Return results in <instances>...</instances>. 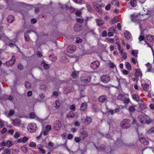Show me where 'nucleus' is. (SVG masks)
Listing matches in <instances>:
<instances>
[{"label":"nucleus","instance_id":"obj_1","mask_svg":"<svg viewBox=\"0 0 154 154\" xmlns=\"http://www.w3.org/2000/svg\"><path fill=\"white\" fill-rule=\"evenodd\" d=\"M38 128L36 124L34 123H31L29 124L27 129L30 132H35Z\"/></svg>","mask_w":154,"mask_h":154},{"label":"nucleus","instance_id":"obj_2","mask_svg":"<svg viewBox=\"0 0 154 154\" xmlns=\"http://www.w3.org/2000/svg\"><path fill=\"white\" fill-rule=\"evenodd\" d=\"M131 126L130 120L128 119H124L122 122L121 127L123 128H128Z\"/></svg>","mask_w":154,"mask_h":154},{"label":"nucleus","instance_id":"obj_3","mask_svg":"<svg viewBox=\"0 0 154 154\" xmlns=\"http://www.w3.org/2000/svg\"><path fill=\"white\" fill-rule=\"evenodd\" d=\"M101 82L104 83H107L110 80V78L108 75H103L100 77Z\"/></svg>","mask_w":154,"mask_h":154},{"label":"nucleus","instance_id":"obj_4","mask_svg":"<svg viewBox=\"0 0 154 154\" xmlns=\"http://www.w3.org/2000/svg\"><path fill=\"white\" fill-rule=\"evenodd\" d=\"M143 15H139L137 16L135 15L134 14L131 15V18L132 21L134 22H137L139 20V18H141V20H144L146 19V18H143L142 17H143Z\"/></svg>","mask_w":154,"mask_h":154},{"label":"nucleus","instance_id":"obj_5","mask_svg":"<svg viewBox=\"0 0 154 154\" xmlns=\"http://www.w3.org/2000/svg\"><path fill=\"white\" fill-rule=\"evenodd\" d=\"M139 121L142 123H144L147 122V119L146 116L144 115H140L138 117Z\"/></svg>","mask_w":154,"mask_h":154},{"label":"nucleus","instance_id":"obj_6","mask_svg":"<svg viewBox=\"0 0 154 154\" xmlns=\"http://www.w3.org/2000/svg\"><path fill=\"white\" fill-rule=\"evenodd\" d=\"M61 127V124L60 122L58 120L56 121L54 124V129L56 130H60Z\"/></svg>","mask_w":154,"mask_h":154},{"label":"nucleus","instance_id":"obj_7","mask_svg":"<svg viewBox=\"0 0 154 154\" xmlns=\"http://www.w3.org/2000/svg\"><path fill=\"white\" fill-rule=\"evenodd\" d=\"M16 58L14 56H12V59L6 62V65L8 66H10L13 65L15 63Z\"/></svg>","mask_w":154,"mask_h":154},{"label":"nucleus","instance_id":"obj_8","mask_svg":"<svg viewBox=\"0 0 154 154\" xmlns=\"http://www.w3.org/2000/svg\"><path fill=\"white\" fill-rule=\"evenodd\" d=\"M75 46L72 45L68 46L67 48V51L70 53L74 52L75 50Z\"/></svg>","mask_w":154,"mask_h":154},{"label":"nucleus","instance_id":"obj_9","mask_svg":"<svg viewBox=\"0 0 154 154\" xmlns=\"http://www.w3.org/2000/svg\"><path fill=\"white\" fill-rule=\"evenodd\" d=\"M80 137L84 139L86 138L88 136L87 132L85 130H83L80 132Z\"/></svg>","mask_w":154,"mask_h":154},{"label":"nucleus","instance_id":"obj_10","mask_svg":"<svg viewBox=\"0 0 154 154\" xmlns=\"http://www.w3.org/2000/svg\"><path fill=\"white\" fill-rule=\"evenodd\" d=\"M99 65V62L97 61L93 62L91 65V67L93 69H96Z\"/></svg>","mask_w":154,"mask_h":154},{"label":"nucleus","instance_id":"obj_11","mask_svg":"<svg viewBox=\"0 0 154 154\" xmlns=\"http://www.w3.org/2000/svg\"><path fill=\"white\" fill-rule=\"evenodd\" d=\"M81 80L83 83H87L90 81L91 78L89 76H87L85 78L82 77Z\"/></svg>","mask_w":154,"mask_h":154},{"label":"nucleus","instance_id":"obj_12","mask_svg":"<svg viewBox=\"0 0 154 154\" xmlns=\"http://www.w3.org/2000/svg\"><path fill=\"white\" fill-rule=\"evenodd\" d=\"M142 34H143V32H142L140 34V35L139 36L138 38L139 42L140 43H141V41H143V40H144L145 41V43H146L147 44L149 45V47H151V46H150V45H149V44L147 42V41L145 40L144 37V36L142 35Z\"/></svg>","mask_w":154,"mask_h":154},{"label":"nucleus","instance_id":"obj_13","mask_svg":"<svg viewBox=\"0 0 154 154\" xmlns=\"http://www.w3.org/2000/svg\"><path fill=\"white\" fill-rule=\"evenodd\" d=\"M95 21L97 23V25L98 26H102L104 23L103 20L101 19H96Z\"/></svg>","mask_w":154,"mask_h":154},{"label":"nucleus","instance_id":"obj_14","mask_svg":"<svg viewBox=\"0 0 154 154\" xmlns=\"http://www.w3.org/2000/svg\"><path fill=\"white\" fill-rule=\"evenodd\" d=\"M15 111L13 109H11L8 113L7 112H5V115L8 117H9L11 116H13L14 114Z\"/></svg>","mask_w":154,"mask_h":154},{"label":"nucleus","instance_id":"obj_15","mask_svg":"<svg viewBox=\"0 0 154 154\" xmlns=\"http://www.w3.org/2000/svg\"><path fill=\"white\" fill-rule=\"evenodd\" d=\"M43 146L40 144L38 145L37 148L40 152V153L42 154H45V150L43 149Z\"/></svg>","mask_w":154,"mask_h":154},{"label":"nucleus","instance_id":"obj_16","mask_svg":"<svg viewBox=\"0 0 154 154\" xmlns=\"http://www.w3.org/2000/svg\"><path fill=\"white\" fill-rule=\"evenodd\" d=\"M98 100L99 102L101 103L106 101L107 100L106 96L105 95L101 96L99 97Z\"/></svg>","mask_w":154,"mask_h":154},{"label":"nucleus","instance_id":"obj_17","mask_svg":"<svg viewBox=\"0 0 154 154\" xmlns=\"http://www.w3.org/2000/svg\"><path fill=\"white\" fill-rule=\"evenodd\" d=\"M146 39L150 42L154 41V36L151 34L146 35Z\"/></svg>","mask_w":154,"mask_h":154},{"label":"nucleus","instance_id":"obj_18","mask_svg":"<svg viewBox=\"0 0 154 154\" xmlns=\"http://www.w3.org/2000/svg\"><path fill=\"white\" fill-rule=\"evenodd\" d=\"M20 123V119H16L12 121V124L16 126H18Z\"/></svg>","mask_w":154,"mask_h":154},{"label":"nucleus","instance_id":"obj_19","mask_svg":"<svg viewBox=\"0 0 154 154\" xmlns=\"http://www.w3.org/2000/svg\"><path fill=\"white\" fill-rule=\"evenodd\" d=\"M82 29V26L78 25H75L74 28V31L76 32L81 31Z\"/></svg>","mask_w":154,"mask_h":154},{"label":"nucleus","instance_id":"obj_20","mask_svg":"<svg viewBox=\"0 0 154 154\" xmlns=\"http://www.w3.org/2000/svg\"><path fill=\"white\" fill-rule=\"evenodd\" d=\"M142 86L144 90L147 91H150L149 90V86L146 83H145L144 84H142Z\"/></svg>","mask_w":154,"mask_h":154},{"label":"nucleus","instance_id":"obj_21","mask_svg":"<svg viewBox=\"0 0 154 154\" xmlns=\"http://www.w3.org/2000/svg\"><path fill=\"white\" fill-rule=\"evenodd\" d=\"M124 35L125 37L128 39H130L131 37L130 33L128 31H126L124 32Z\"/></svg>","mask_w":154,"mask_h":154},{"label":"nucleus","instance_id":"obj_22","mask_svg":"<svg viewBox=\"0 0 154 154\" xmlns=\"http://www.w3.org/2000/svg\"><path fill=\"white\" fill-rule=\"evenodd\" d=\"M14 16L12 15L9 16L7 18V20L8 22L11 23L14 20Z\"/></svg>","mask_w":154,"mask_h":154},{"label":"nucleus","instance_id":"obj_23","mask_svg":"<svg viewBox=\"0 0 154 154\" xmlns=\"http://www.w3.org/2000/svg\"><path fill=\"white\" fill-rule=\"evenodd\" d=\"M87 107V103H83L80 106V109L82 111H84L86 109Z\"/></svg>","mask_w":154,"mask_h":154},{"label":"nucleus","instance_id":"obj_24","mask_svg":"<svg viewBox=\"0 0 154 154\" xmlns=\"http://www.w3.org/2000/svg\"><path fill=\"white\" fill-rule=\"evenodd\" d=\"M92 120L90 117H87L84 121L86 125H88L91 122Z\"/></svg>","mask_w":154,"mask_h":154},{"label":"nucleus","instance_id":"obj_25","mask_svg":"<svg viewBox=\"0 0 154 154\" xmlns=\"http://www.w3.org/2000/svg\"><path fill=\"white\" fill-rule=\"evenodd\" d=\"M139 140L141 143H142L145 145H147L148 143V141L143 137L140 138Z\"/></svg>","mask_w":154,"mask_h":154},{"label":"nucleus","instance_id":"obj_26","mask_svg":"<svg viewBox=\"0 0 154 154\" xmlns=\"http://www.w3.org/2000/svg\"><path fill=\"white\" fill-rule=\"evenodd\" d=\"M125 97L126 96L125 95L119 94L118 96L117 97L119 100L123 101Z\"/></svg>","mask_w":154,"mask_h":154},{"label":"nucleus","instance_id":"obj_27","mask_svg":"<svg viewBox=\"0 0 154 154\" xmlns=\"http://www.w3.org/2000/svg\"><path fill=\"white\" fill-rule=\"evenodd\" d=\"M133 98L137 101H140V98L136 94H133L132 95Z\"/></svg>","mask_w":154,"mask_h":154},{"label":"nucleus","instance_id":"obj_28","mask_svg":"<svg viewBox=\"0 0 154 154\" xmlns=\"http://www.w3.org/2000/svg\"><path fill=\"white\" fill-rule=\"evenodd\" d=\"M74 116H75V115L72 111L69 112L67 114V117L68 118H72Z\"/></svg>","mask_w":154,"mask_h":154},{"label":"nucleus","instance_id":"obj_29","mask_svg":"<svg viewBox=\"0 0 154 154\" xmlns=\"http://www.w3.org/2000/svg\"><path fill=\"white\" fill-rule=\"evenodd\" d=\"M130 4L132 7L136 6V0H131Z\"/></svg>","mask_w":154,"mask_h":154},{"label":"nucleus","instance_id":"obj_30","mask_svg":"<svg viewBox=\"0 0 154 154\" xmlns=\"http://www.w3.org/2000/svg\"><path fill=\"white\" fill-rule=\"evenodd\" d=\"M128 110L131 112H133L135 111V106H130L128 108Z\"/></svg>","mask_w":154,"mask_h":154},{"label":"nucleus","instance_id":"obj_31","mask_svg":"<svg viewBox=\"0 0 154 154\" xmlns=\"http://www.w3.org/2000/svg\"><path fill=\"white\" fill-rule=\"evenodd\" d=\"M42 64H43V66L45 68L48 69L49 68V65L48 64L45 63V61H43L42 62Z\"/></svg>","mask_w":154,"mask_h":154},{"label":"nucleus","instance_id":"obj_32","mask_svg":"<svg viewBox=\"0 0 154 154\" xmlns=\"http://www.w3.org/2000/svg\"><path fill=\"white\" fill-rule=\"evenodd\" d=\"M138 50H135L134 51L132 50L131 51V54L134 56L135 57H137V54H138Z\"/></svg>","mask_w":154,"mask_h":154},{"label":"nucleus","instance_id":"obj_33","mask_svg":"<svg viewBox=\"0 0 154 154\" xmlns=\"http://www.w3.org/2000/svg\"><path fill=\"white\" fill-rule=\"evenodd\" d=\"M126 68L129 70L131 69V66L128 62H126L125 64Z\"/></svg>","mask_w":154,"mask_h":154},{"label":"nucleus","instance_id":"obj_34","mask_svg":"<svg viewBox=\"0 0 154 154\" xmlns=\"http://www.w3.org/2000/svg\"><path fill=\"white\" fill-rule=\"evenodd\" d=\"M147 134H149L152 133L154 134V128L149 129L147 131Z\"/></svg>","mask_w":154,"mask_h":154},{"label":"nucleus","instance_id":"obj_35","mask_svg":"<svg viewBox=\"0 0 154 154\" xmlns=\"http://www.w3.org/2000/svg\"><path fill=\"white\" fill-rule=\"evenodd\" d=\"M55 107L56 109H58L60 106V104L58 100H56L55 103Z\"/></svg>","mask_w":154,"mask_h":154},{"label":"nucleus","instance_id":"obj_36","mask_svg":"<svg viewBox=\"0 0 154 154\" xmlns=\"http://www.w3.org/2000/svg\"><path fill=\"white\" fill-rule=\"evenodd\" d=\"M20 149L24 153H26L28 151V149L27 148L24 146H21Z\"/></svg>","mask_w":154,"mask_h":154},{"label":"nucleus","instance_id":"obj_37","mask_svg":"<svg viewBox=\"0 0 154 154\" xmlns=\"http://www.w3.org/2000/svg\"><path fill=\"white\" fill-rule=\"evenodd\" d=\"M139 106L140 108L142 110H144L146 108V105L145 104H141L139 105Z\"/></svg>","mask_w":154,"mask_h":154},{"label":"nucleus","instance_id":"obj_38","mask_svg":"<svg viewBox=\"0 0 154 154\" xmlns=\"http://www.w3.org/2000/svg\"><path fill=\"white\" fill-rule=\"evenodd\" d=\"M124 103L125 104H128L130 102V100L128 98H127L126 97L125 98V99L123 100Z\"/></svg>","mask_w":154,"mask_h":154},{"label":"nucleus","instance_id":"obj_39","mask_svg":"<svg viewBox=\"0 0 154 154\" xmlns=\"http://www.w3.org/2000/svg\"><path fill=\"white\" fill-rule=\"evenodd\" d=\"M12 145V142L9 140H8L6 142V146H7L8 147H10Z\"/></svg>","mask_w":154,"mask_h":154},{"label":"nucleus","instance_id":"obj_40","mask_svg":"<svg viewBox=\"0 0 154 154\" xmlns=\"http://www.w3.org/2000/svg\"><path fill=\"white\" fill-rule=\"evenodd\" d=\"M25 39L26 41L28 42L29 40V37L27 34H25L24 35Z\"/></svg>","mask_w":154,"mask_h":154},{"label":"nucleus","instance_id":"obj_41","mask_svg":"<svg viewBox=\"0 0 154 154\" xmlns=\"http://www.w3.org/2000/svg\"><path fill=\"white\" fill-rule=\"evenodd\" d=\"M20 136V133L18 131H16L14 136V137L16 138H17Z\"/></svg>","mask_w":154,"mask_h":154},{"label":"nucleus","instance_id":"obj_42","mask_svg":"<svg viewBox=\"0 0 154 154\" xmlns=\"http://www.w3.org/2000/svg\"><path fill=\"white\" fill-rule=\"evenodd\" d=\"M29 146L31 147H34L36 146V144L33 142H31L29 144Z\"/></svg>","mask_w":154,"mask_h":154},{"label":"nucleus","instance_id":"obj_43","mask_svg":"<svg viewBox=\"0 0 154 154\" xmlns=\"http://www.w3.org/2000/svg\"><path fill=\"white\" fill-rule=\"evenodd\" d=\"M109 66L112 68H113L115 67V65L113 63L110 62L108 64Z\"/></svg>","mask_w":154,"mask_h":154},{"label":"nucleus","instance_id":"obj_44","mask_svg":"<svg viewBox=\"0 0 154 154\" xmlns=\"http://www.w3.org/2000/svg\"><path fill=\"white\" fill-rule=\"evenodd\" d=\"M72 76L73 78L74 79H75L77 77V74L74 71L73 72L72 74Z\"/></svg>","mask_w":154,"mask_h":154},{"label":"nucleus","instance_id":"obj_45","mask_svg":"<svg viewBox=\"0 0 154 154\" xmlns=\"http://www.w3.org/2000/svg\"><path fill=\"white\" fill-rule=\"evenodd\" d=\"M22 143H25L28 140V137H22Z\"/></svg>","mask_w":154,"mask_h":154},{"label":"nucleus","instance_id":"obj_46","mask_svg":"<svg viewBox=\"0 0 154 154\" xmlns=\"http://www.w3.org/2000/svg\"><path fill=\"white\" fill-rule=\"evenodd\" d=\"M31 84L28 82H25V86L26 88H30V87Z\"/></svg>","mask_w":154,"mask_h":154},{"label":"nucleus","instance_id":"obj_47","mask_svg":"<svg viewBox=\"0 0 154 154\" xmlns=\"http://www.w3.org/2000/svg\"><path fill=\"white\" fill-rule=\"evenodd\" d=\"M82 39L79 38H77L76 39V42L77 43H79L82 42Z\"/></svg>","mask_w":154,"mask_h":154},{"label":"nucleus","instance_id":"obj_48","mask_svg":"<svg viewBox=\"0 0 154 154\" xmlns=\"http://www.w3.org/2000/svg\"><path fill=\"white\" fill-rule=\"evenodd\" d=\"M82 14V12L80 11H77L75 12V14L76 16L80 17L81 16Z\"/></svg>","mask_w":154,"mask_h":154},{"label":"nucleus","instance_id":"obj_49","mask_svg":"<svg viewBox=\"0 0 154 154\" xmlns=\"http://www.w3.org/2000/svg\"><path fill=\"white\" fill-rule=\"evenodd\" d=\"M30 117L31 119H33L35 117V114L33 112H31L29 114Z\"/></svg>","mask_w":154,"mask_h":154},{"label":"nucleus","instance_id":"obj_50","mask_svg":"<svg viewBox=\"0 0 154 154\" xmlns=\"http://www.w3.org/2000/svg\"><path fill=\"white\" fill-rule=\"evenodd\" d=\"M76 20L78 22L82 23H83V20L82 18H77Z\"/></svg>","mask_w":154,"mask_h":154},{"label":"nucleus","instance_id":"obj_51","mask_svg":"<svg viewBox=\"0 0 154 154\" xmlns=\"http://www.w3.org/2000/svg\"><path fill=\"white\" fill-rule=\"evenodd\" d=\"M81 140V138L79 137H76L75 138V141L77 142H79Z\"/></svg>","mask_w":154,"mask_h":154},{"label":"nucleus","instance_id":"obj_52","mask_svg":"<svg viewBox=\"0 0 154 154\" xmlns=\"http://www.w3.org/2000/svg\"><path fill=\"white\" fill-rule=\"evenodd\" d=\"M47 131H50L51 129V127L50 125H48L45 127Z\"/></svg>","mask_w":154,"mask_h":154},{"label":"nucleus","instance_id":"obj_53","mask_svg":"<svg viewBox=\"0 0 154 154\" xmlns=\"http://www.w3.org/2000/svg\"><path fill=\"white\" fill-rule=\"evenodd\" d=\"M0 145L1 146H6V142L4 141L1 143Z\"/></svg>","mask_w":154,"mask_h":154},{"label":"nucleus","instance_id":"obj_54","mask_svg":"<svg viewBox=\"0 0 154 154\" xmlns=\"http://www.w3.org/2000/svg\"><path fill=\"white\" fill-rule=\"evenodd\" d=\"M95 9H96L97 11L99 12H100L101 10L99 8V7L97 5L96 6V7L95 8H94Z\"/></svg>","mask_w":154,"mask_h":154},{"label":"nucleus","instance_id":"obj_55","mask_svg":"<svg viewBox=\"0 0 154 154\" xmlns=\"http://www.w3.org/2000/svg\"><path fill=\"white\" fill-rule=\"evenodd\" d=\"M114 113H115L114 110L109 109L108 111V113L111 115H113Z\"/></svg>","mask_w":154,"mask_h":154},{"label":"nucleus","instance_id":"obj_56","mask_svg":"<svg viewBox=\"0 0 154 154\" xmlns=\"http://www.w3.org/2000/svg\"><path fill=\"white\" fill-rule=\"evenodd\" d=\"M4 125V122L0 119V126L2 127Z\"/></svg>","mask_w":154,"mask_h":154},{"label":"nucleus","instance_id":"obj_57","mask_svg":"<svg viewBox=\"0 0 154 154\" xmlns=\"http://www.w3.org/2000/svg\"><path fill=\"white\" fill-rule=\"evenodd\" d=\"M110 5L108 4L105 7V9L106 10H109L110 8Z\"/></svg>","mask_w":154,"mask_h":154},{"label":"nucleus","instance_id":"obj_58","mask_svg":"<svg viewBox=\"0 0 154 154\" xmlns=\"http://www.w3.org/2000/svg\"><path fill=\"white\" fill-rule=\"evenodd\" d=\"M70 109L71 110L74 111L75 109V106L74 105H72L70 107Z\"/></svg>","mask_w":154,"mask_h":154},{"label":"nucleus","instance_id":"obj_59","mask_svg":"<svg viewBox=\"0 0 154 154\" xmlns=\"http://www.w3.org/2000/svg\"><path fill=\"white\" fill-rule=\"evenodd\" d=\"M37 55L38 57H41L42 55V53L40 51H38L37 52Z\"/></svg>","mask_w":154,"mask_h":154},{"label":"nucleus","instance_id":"obj_60","mask_svg":"<svg viewBox=\"0 0 154 154\" xmlns=\"http://www.w3.org/2000/svg\"><path fill=\"white\" fill-rule=\"evenodd\" d=\"M122 72L124 75H127L129 74V72L125 69L122 70Z\"/></svg>","mask_w":154,"mask_h":154},{"label":"nucleus","instance_id":"obj_61","mask_svg":"<svg viewBox=\"0 0 154 154\" xmlns=\"http://www.w3.org/2000/svg\"><path fill=\"white\" fill-rule=\"evenodd\" d=\"M86 7L89 11H91V8L90 6L89 5L87 4L86 5Z\"/></svg>","mask_w":154,"mask_h":154},{"label":"nucleus","instance_id":"obj_62","mask_svg":"<svg viewBox=\"0 0 154 154\" xmlns=\"http://www.w3.org/2000/svg\"><path fill=\"white\" fill-rule=\"evenodd\" d=\"M31 22L32 23L34 24L36 23L37 21L34 18H32L31 20Z\"/></svg>","mask_w":154,"mask_h":154},{"label":"nucleus","instance_id":"obj_63","mask_svg":"<svg viewBox=\"0 0 154 154\" xmlns=\"http://www.w3.org/2000/svg\"><path fill=\"white\" fill-rule=\"evenodd\" d=\"M8 133L11 135H12L14 133V131L13 129H10L8 131Z\"/></svg>","mask_w":154,"mask_h":154},{"label":"nucleus","instance_id":"obj_64","mask_svg":"<svg viewBox=\"0 0 154 154\" xmlns=\"http://www.w3.org/2000/svg\"><path fill=\"white\" fill-rule=\"evenodd\" d=\"M113 33L111 32H109L108 33V35L109 36H113Z\"/></svg>","mask_w":154,"mask_h":154}]
</instances>
